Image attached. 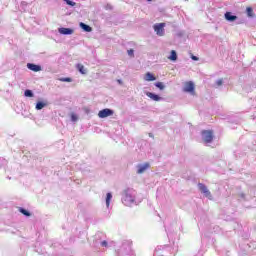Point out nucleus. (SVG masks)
I'll list each match as a JSON object with an SVG mask.
<instances>
[{
    "mask_svg": "<svg viewBox=\"0 0 256 256\" xmlns=\"http://www.w3.org/2000/svg\"><path fill=\"white\" fill-rule=\"evenodd\" d=\"M24 95H25V97H33V91L25 90Z\"/></svg>",
    "mask_w": 256,
    "mask_h": 256,
    "instance_id": "obj_24",
    "label": "nucleus"
},
{
    "mask_svg": "<svg viewBox=\"0 0 256 256\" xmlns=\"http://www.w3.org/2000/svg\"><path fill=\"white\" fill-rule=\"evenodd\" d=\"M247 13H248L249 17H251V13H253V9L247 8Z\"/></svg>",
    "mask_w": 256,
    "mask_h": 256,
    "instance_id": "obj_30",
    "label": "nucleus"
},
{
    "mask_svg": "<svg viewBox=\"0 0 256 256\" xmlns=\"http://www.w3.org/2000/svg\"><path fill=\"white\" fill-rule=\"evenodd\" d=\"M146 95H147V97L152 99V101H163V98L155 93L147 92Z\"/></svg>",
    "mask_w": 256,
    "mask_h": 256,
    "instance_id": "obj_10",
    "label": "nucleus"
},
{
    "mask_svg": "<svg viewBox=\"0 0 256 256\" xmlns=\"http://www.w3.org/2000/svg\"><path fill=\"white\" fill-rule=\"evenodd\" d=\"M64 1H65V3L70 5V7H75V5H77V3H75L74 1H71V0H64Z\"/></svg>",
    "mask_w": 256,
    "mask_h": 256,
    "instance_id": "obj_25",
    "label": "nucleus"
},
{
    "mask_svg": "<svg viewBox=\"0 0 256 256\" xmlns=\"http://www.w3.org/2000/svg\"><path fill=\"white\" fill-rule=\"evenodd\" d=\"M22 5H26V3H25V2H22Z\"/></svg>",
    "mask_w": 256,
    "mask_h": 256,
    "instance_id": "obj_32",
    "label": "nucleus"
},
{
    "mask_svg": "<svg viewBox=\"0 0 256 256\" xmlns=\"http://www.w3.org/2000/svg\"><path fill=\"white\" fill-rule=\"evenodd\" d=\"M147 1H153V0H147Z\"/></svg>",
    "mask_w": 256,
    "mask_h": 256,
    "instance_id": "obj_33",
    "label": "nucleus"
},
{
    "mask_svg": "<svg viewBox=\"0 0 256 256\" xmlns=\"http://www.w3.org/2000/svg\"><path fill=\"white\" fill-rule=\"evenodd\" d=\"M179 251V245L173 244V247L169 246H157L154 252V256H167L169 255V252L171 255H177V252Z\"/></svg>",
    "mask_w": 256,
    "mask_h": 256,
    "instance_id": "obj_3",
    "label": "nucleus"
},
{
    "mask_svg": "<svg viewBox=\"0 0 256 256\" xmlns=\"http://www.w3.org/2000/svg\"><path fill=\"white\" fill-rule=\"evenodd\" d=\"M59 81H61L62 83H71L73 79L66 77V78H59Z\"/></svg>",
    "mask_w": 256,
    "mask_h": 256,
    "instance_id": "obj_21",
    "label": "nucleus"
},
{
    "mask_svg": "<svg viewBox=\"0 0 256 256\" xmlns=\"http://www.w3.org/2000/svg\"><path fill=\"white\" fill-rule=\"evenodd\" d=\"M45 107H47V103H45V102H38V103L36 104V110H37V111H41V109H43V108H45Z\"/></svg>",
    "mask_w": 256,
    "mask_h": 256,
    "instance_id": "obj_18",
    "label": "nucleus"
},
{
    "mask_svg": "<svg viewBox=\"0 0 256 256\" xmlns=\"http://www.w3.org/2000/svg\"><path fill=\"white\" fill-rule=\"evenodd\" d=\"M137 192L133 189H126L122 195V203L125 207H133V205H137L136 199Z\"/></svg>",
    "mask_w": 256,
    "mask_h": 256,
    "instance_id": "obj_2",
    "label": "nucleus"
},
{
    "mask_svg": "<svg viewBox=\"0 0 256 256\" xmlns=\"http://www.w3.org/2000/svg\"><path fill=\"white\" fill-rule=\"evenodd\" d=\"M77 115H75V114H72L71 115V121H73V122H75V121H77Z\"/></svg>",
    "mask_w": 256,
    "mask_h": 256,
    "instance_id": "obj_28",
    "label": "nucleus"
},
{
    "mask_svg": "<svg viewBox=\"0 0 256 256\" xmlns=\"http://www.w3.org/2000/svg\"><path fill=\"white\" fill-rule=\"evenodd\" d=\"M115 112L109 108H105L103 110H100L98 113V117L100 119H106V117H111Z\"/></svg>",
    "mask_w": 256,
    "mask_h": 256,
    "instance_id": "obj_6",
    "label": "nucleus"
},
{
    "mask_svg": "<svg viewBox=\"0 0 256 256\" xmlns=\"http://www.w3.org/2000/svg\"><path fill=\"white\" fill-rule=\"evenodd\" d=\"M153 29L158 37H163L165 35V23L154 24Z\"/></svg>",
    "mask_w": 256,
    "mask_h": 256,
    "instance_id": "obj_5",
    "label": "nucleus"
},
{
    "mask_svg": "<svg viewBox=\"0 0 256 256\" xmlns=\"http://www.w3.org/2000/svg\"><path fill=\"white\" fill-rule=\"evenodd\" d=\"M80 27H81V29L86 31V33H91V31H92L91 26H89V25H87V24H85L83 22L80 23Z\"/></svg>",
    "mask_w": 256,
    "mask_h": 256,
    "instance_id": "obj_16",
    "label": "nucleus"
},
{
    "mask_svg": "<svg viewBox=\"0 0 256 256\" xmlns=\"http://www.w3.org/2000/svg\"><path fill=\"white\" fill-rule=\"evenodd\" d=\"M77 69L82 75H85L87 73V71L85 70V66H83V64H77Z\"/></svg>",
    "mask_w": 256,
    "mask_h": 256,
    "instance_id": "obj_19",
    "label": "nucleus"
},
{
    "mask_svg": "<svg viewBox=\"0 0 256 256\" xmlns=\"http://www.w3.org/2000/svg\"><path fill=\"white\" fill-rule=\"evenodd\" d=\"M169 61H177V52L172 50L170 52V56H168Z\"/></svg>",
    "mask_w": 256,
    "mask_h": 256,
    "instance_id": "obj_17",
    "label": "nucleus"
},
{
    "mask_svg": "<svg viewBox=\"0 0 256 256\" xmlns=\"http://www.w3.org/2000/svg\"><path fill=\"white\" fill-rule=\"evenodd\" d=\"M193 61H199V58L197 56H192Z\"/></svg>",
    "mask_w": 256,
    "mask_h": 256,
    "instance_id": "obj_31",
    "label": "nucleus"
},
{
    "mask_svg": "<svg viewBox=\"0 0 256 256\" xmlns=\"http://www.w3.org/2000/svg\"><path fill=\"white\" fill-rule=\"evenodd\" d=\"M113 199V194H111V192H108L106 194V199H105V203H106V207L107 209H109L110 205H111V200Z\"/></svg>",
    "mask_w": 256,
    "mask_h": 256,
    "instance_id": "obj_14",
    "label": "nucleus"
},
{
    "mask_svg": "<svg viewBox=\"0 0 256 256\" xmlns=\"http://www.w3.org/2000/svg\"><path fill=\"white\" fill-rule=\"evenodd\" d=\"M149 167H151V165L149 163H143V164H138L136 166V173L138 175H143V173H145V171H147V169H149Z\"/></svg>",
    "mask_w": 256,
    "mask_h": 256,
    "instance_id": "obj_7",
    "label": "nucleus"
},
{
    "mask_svg": "<svg viewBox=\"0 0 256 256\" xmlns=\"http://www.w3.org/2000/svg\"><path fill=\"white\" fill-rule=\"evenodd\" d=\"M7 165V160L5 158H0V169L1 167H5Z\"/></svg>",
    "mask_w": 256,
    "mask_h": 256,
    "instance_id": "obj_23",
    "label": "nucleus"
},
{
    "mask_svg": "<svg viewBox=\"0 0 256 256\" xmlns=\"http://www.w3.org/2000/svg\"><path fill=\"white\" fill-rule=\"evenodd\" d=\"M100 245H101V247H108V243H107V241H102L101 243H100Z\"/></svg>",
    "mask_w": 256,
    "mask_h": 256,
    "instance_id": "obj_27",
    "label": "nucleus"
},
{
    "mask_svg": "<svg viewBox=\"0 0 256 256\" xmlns=\"http://www.w3.org/2000/svg\"><path fill=\"white\" fill-rule=\"evenodd\" d=\"M216 85H217L218 87H221V85H223V80H222V79L217 80V81H216Z\"/></svg>",
    "mask_w": 256,
    "mask_h": 256,
    "instance_id": "obj_26",
    "label": "nucleus"
},
{
    "mask_svg": "<svg viewBox=\"0 0 256 256\" xmlns=\"http://www.w3.org/2000/svg\"><path fill=\"white\" fill-rule=\"evenodd\" d=\"M225 19H226V21L233 22V21H236L237 16L233 15V13H231V12H226Z\"/></svg>",
    "mask_w": 256,
    "mask_h": 256,
    "instance_id": "obj_13",
    "label": "nucleus"
},
{
    "mask_svg": "<svg viewBox=\"0 0 256 256\" xmlns=\"http://www.w3.org/2000/svg\"><path fill=\"white\" fill-rule=\"evenodd\" d=\"M27 67H28V69H30V71H34L35 73L41 71V66H39L37 64L28 63Z\"/></svg>",
    "mask_w": 256,
    "mask_h": 256,
    "instance_id": "obj_12",
    "label": "nucleus"
},
{
    "mask_svg": "<svg viewBox=\"0 0 256 256\" xmlns=\"http://www.w3.org/2000/svg\"><path fill=\"white\" fill-rule=\"evenodd\" d=\"M157 78L151 72L146 73L144 81H155Z\"/></svg>",
    "mask_w": 256,
    "mask_h": 256,
    "instance_id": "obj_15",
    "label": "nucleus"
},
{
    "mask_svg": "<svg viewBox=\"0 0 256 256\" xmlns=\"http://www.w3.org/2000/svg\"><path fill=\"white\" fill-rule=\"evenodd\" d=\"M128 55H129V57H133V55H134L133 49L128 50Z\"/></svg>",
    "mask_w": 256,
    "mask_h": 256,
    "instance_id": "obj_29",
    "label": "nucleus"
},
{
    "mask_svg": "<svg viewBox=\"0 0 256 256\" xmlns=\"http://www.w3.org/2000/svg\"><path fill=\"white\" fill-rule=\"evenodd\" d=\"M198 189L201 191V193H203V195H205V197H207L208 199H211V192L209 191L207 186H205V184L199 183Z\"/></svg>",
    "mask_w": 256,
    "mask_h": 256,
    "instance_id": "obj_9",
    "label": "nucleus"
},
{
    "mask_svg": "<svg viewBox=\"0 0 256 256\" xmlns=\"http://www.w3.org/2000/svg\"><path fill=\"white\" fill-rule=\"evenodd\" d=\"M116 255L117 256L135 255V252L133 251V242L131 240H124L116 250Z\"/></svg>",
    "mask_w": 256,
    "mask_h": 256,
    "instance_id": "obj_1",
    "label": "nucleus"
},
{
    "mask_svg": "<svg viewBox=\"0 0 256 256\" xmlns=\"http://www.w3.org/2000/svg\"><path fill=\"white\" fill-rule=\"evenodd\" d=\"M58 32L60 35H73V29L71 28H59Z\"/></svg>",
    "mask_w": 256,
    "mask_h": 256,
    "instance_id": "obj_11",
    "label": "nucleus"
},
{
    "mask_svg": "<svg viewBox=\"0 0 256 256\" xmlns=\"http://www.w3.org/2000/svg\"><path fill=\"white\" fill-rule=\"evenodd\" d=\"M183 91L185 93H191V95H195V84H193V82L186 83Z\"/></svg>",
    "mask_w": 256,
    "mask_h": 256,
    "instance_id": "obj_8",
    "label": "nucleus"
},
{
    "mask_svg": "<svg viewBox=\"0 0 256 256\" xmlns=\"http://www.w3.org/2000/svg\"><path fill=\"white\" fill-rule=\"evenodd\" d=\"M19 211L22 215H25V217H31V213L24 208H19Z\"/></svg>",
    "mask_w": 256,
    "mask_h": 256,
    "instance_id": "obj_20",
    "label": "nucleus"
},
{
    "mask_svg": "<svg viewBox=\"0 0 256 256\" xmlns=\"http://www.w3.org/2000/svg\"><path fill=\"white\" fill-rule=\"evenodd\" d=\"M155 87L160 89V91H163V89H165V85H163L162 82H156Z\"/></svg>",
    "mask_w": 256,
    "mask_h": 256,
    "instance_id": "obj_22",
    "label": "nucleus"
},
{
    "mask_svg": "<svg viewBox=\"0 0 256 256\" xmlns=\"http://www.w3.org/2000/svg\"><path fill=\"white\" fill-rule=\"evenodd\" d=\"M201 135H202V141L206 145L213 141V131H211V130H203Z\"/></svg>",
    "mask_w": 256,
    "mask_h": 256,
    "instance_id": "obj_4",
    "label": "nucleus"
}]
</instances>
